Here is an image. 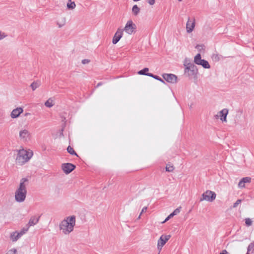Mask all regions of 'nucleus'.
<instances>
[{
    "label": "nucleus",
    "instance_id": "nucleus-1",
    "mask_svg": "<svg viewBox=\"0 0 254 254\" xmlns=\"http://www.w3.org/2000/svg\"><path fill=\"white\" fill-rule=\"evenodd\" d=\"M28 184L27 178H23L20 180L19 184L14 193V198L17 202H22L26 198L27 194L26 187Z\"/></svg>",
    "mask_w": 254,
    "mask_h": 254
},
{
    "label": "nucleus",
    "instance_id": "nucleus-2",
    "mask_svg": "<svg viewBox=\"0 0 254 254\" xmlns=\"http://www.w3.org/2000/svg\"><path fill=\"white\" fill-rule=\"evenodd\" d=\"M75 217L74 215L65 218L59 225L60 230L64 235H68L73 231L75 225Z\"/></svg>",
    "mask_w": 254,
    "mask_h": 254
},
{
    "label": "nucleus",
    "instance_id": "nucleus-3",
    "mask_svg": "<svg viewBox=\"0 0 254 254\" xmlns=\"http://www.w3.org/2000/svg\"><path fill=\"white\" fill-rule=\"evenodd\" d=\"M32 156L33 152L31 150L20 149L16 158V163L19 165H22L28 162Z\"/></svg>",
    "mask_w": 254,
    "mask_h": 254
},
{
    "label": "nucleus",
    "instance_id": "nucleus-4",
    "mask_svg": "<svg viewBox=\"0 0 254 254\" xmlns=\"http://www.w3.org/2000/svg\"><path fill=\"white\" fill-rule=\"evenodd\" d=\"M185 67V72L188 73V76L196 75L197 72V67L192 63H190L188 59H185L184 63Z\"/></svg>",
    "mask_w": 254,
    "mask_h": 254
},
{
    "label": "nucleus",
    "instance_id": "nucleus-5",
    "mask_svg": "<svg viewBox=\"0 0 254 254\" xmlns=\"http://www.w3.org/2000/svg\"><path fill=\"white\" fill-rule=\"evenodd\" d=\"M216 194L215 192L207 190L203 193L200 201L206 200L209 202H212L216 198Z\"/></svg>",
    "mask_w": 254,
    "mask_h": 254
},
{
    "label": "nucleus",
    "instance_id": "nucleus-6",
    "mask_svg": "<svg viewBox=\"0 0 254 254\" xmlns=\"http://www.w3.org/2000/svg\"><path fill=\"white\" fill-rule=\"evenodd\" d=\"M194 63L197 65H201L204 68L209 69L210 68L209 63L207 61L202 59L200 54H197L194 57Z\"/></svg>",
    "mask_w": 254,
    "mask_h": 254
},
{
    "label": "nucleus",
    "instance_id": "nucleus-7",
    "mask_svg": "<svg viewBox=\"0 0 254 254\" xmlns=\"http://www.w3.org/2000/svg\"><path fill=\"white\" fill-rule=\"evenodd\" d=\"M136 29V25L131 20L127 21L123 31H125L127 34L131 35Z\"/></svg>",
    "mask_w": 254,
    "mask_h": 254
},
{
    "label": "nucleus",
    "instance_id": "nucleus-8",
    "mask_svg": "<svg viewBox=\"0 0 254 254\" xmlns=\"http://www.w3.org/2000/svg\"><path fill=\"white\" fill-rule=\"evenodd\" d=\"M170 235H162L158 240L157 249L159 252L161 251L162 247L170 238Z\"/></svg>",
    "mask_w": 254,
    "mask_h": 254
},
{
    "label": "nucleus",
    "instance_id": "nucleus-9",
    "mask_svg": "<svg viewBox=\"0 0 254 254\" xmlns=\"http://www.w3.org/2000/svg\"><path fill=\"white\" fill-rule=\"evenodd\" d=\"M195 26V19L194 18H188L186 23V31L188 33H190L193 31Z\"/></svg>",
    "mask_w": 254,
    "mask_h": 254
},
{
    "label": "nucleus",
    "instance_id": "nucleus-10",
    "mask_svg": "<svg viewBox=\"0 0 254 254\" xmlns=\"http://www.w3.org/2000/svg\"><path fill=\"white\" fill-rule=\"evenodd\" d=\"M19 136L20 140L27 141L30 139L31 134L27 129H22L19 131Z\"/></svg>",
    "mask_w": 254,
    "mask_h": 254
},
{
    "label": "nucleus",
    "instance_id": "nucleus-11",
    "mask_svg": "<svg viewBox=\"0 0 254 254\" xmlns=\"http://www.w3.org/2000/svg\"><path fill=\"white\" fill-rule=\"evenodd\" d=\"M228 110L227 109H223L221 111H219L216 115H215L216 119L219 118L220 120L223 122H227V116L228 114Z\"/></svg>",
    "mask_w": 254,
    "mask_h": 254
},
{
    "label": "nucleus",
    "instance_id": "nucleus-12",
    "mask_svg": "<svg viewBox=\"0 0 254 254\" xmlns=\"http://www.w3.org/2000/svg\"><path fill=\"white\" fill-rule=\"evenodd\" d=\"M123 35V29L118 28L112 40V43L114 44H116L122 37Z\"/></svg>",
    "mask_w": 254,
    "mask_h": 254
},
{
    "label": "nucleus",
    "instance_id": "nucleus-13",
    "mask_svg": "<svg viewBox=\"0 0 254 254\" xmlns=\"http://www.w3.org/2000/svg\"><path fill=\"white\" fill-rule=\"evenodd\" d=\"M163 77L169 83H176L177 82V77L175 74L165 73L163 75Z\"/></svg>",
    "mask_w": 254,
    "mask_h": 254
},
{
    "label": "nucleus",
    "instance_id": "nucleus-14",
    "mask_svg": "<svg viewBox=\"0 0 254 254\" xmlns=\"http://www.w3.org/2000/svg\"><path fill=\"white\" fill-rule=\"evenodd\" d=\"M62 168L64 173L68 174L74 169L75 166L71 163H64L62 164Z\"/></svg>",
    "mask_w": 254,
    "mask_h": 254
},
{
    "label": "nucleus",
    "instance_id": "nucleus-15",
    "mask_svg": "<svg viewBox=\"0 0 254 254\" xmlns=\"http://www.w3.org/2000/svg\"><path fill=\"white\" fill-rule=\"evenodd\" d=\"M23 112V109L21 107H17L13 109L10 114V117L12 119L18 118L20 115Z\"/></svg>",
    "mask_w": 254,
    "mask_h": 254
},
{
    "label": "nucleus",
    "instance_id": "nucleus-16",
    "mask_svg": "<svg viewBox=\"0 0 254 254\" xmlns=\"http://www.w3.org/2000/svg\"><path fill=\"white\" fill-rule=\"evenodd\" d=\"M40 219V216H32L30 217L28 224L26 225L29 228L37 224Z\"/></svg>",
    "mask_w": 254,
    "mask_h": 254
},
{
    "label": "nucleus",
    "instance_id": "nucleus-17",
    "mask_svg": "<svg viewBox=\"0 0 254 254\" xmlns=\"http://www.w3.org/2000/svg\"><path fill=\"white\" fill-rule=\"evenodd\" d=\"M251 178L250 177H245L243 178L241 181L239 182L238 184V186L240 188H243L245 187V183H250L251 182Z\"/></svg>",
    "mask_w": 254,
    "mask_h": 254
},
{
    "label": "nucleus",
    "instance_id": "nucleus-18",
    "mask_svg": "<svg viewBox=\"0 0 254 254\" xmlns=\"http://www.w3.org/2000/svg\"><path fill=\"white\" fill-rule=\"evenodd\" d=\"M21 237L18 234V231L13 232L10 234V239L12 242L17 241Z\"/></svg>",
    "mask_w": 254,
    "mask_h": 254
},
{
    "label": "nucleus",
    "instance_id": "nucleus-19",
    "mask_svg": "<svg viewBox=\"0 0 254 254\" xmlns=\"http://www.w3.org/2000/svg\"><path fill=\"white\" fill-rule=\"evenodd\" d=\"M55 105V100L54 98H49L45 103V105L48 108H51Z\"/></svg>",
    "mask_w": 254,
    "mask_h": 254
},
{
    "label": "nucleus",
    "instance_id": "nucleus-20",
    "mask_svg": "<svg viewBox=\"0 0 254 254\" xmlns=\"http://www.w3.org/2000/svg\"><path fill=\"white\" fill-rule=\"evenodd\" d=\"M140 10V8H139L138 7V6L136 4H135V5H134L133 6V7H132L131 11H132L133 14L135 16H136L139 13Z\"/></svg>",
    "mask_w": 254,
    "mask_h": 254
},
{
    "label": "nucleus",
    "instance_id": "nucleus-21",
    "mask_svg": "<svg viewBox=\"0 0 254 254\" xmlns=\"http://www.w3.org/2000/svg\"><path fill=\"white\" fill-rule=\"evenodd\" d=\"M40 86V82L39 81H34L32 82L30 87H31L33 91H34L36 89L38 88Z\"/></svg>",
    "mask_w": 254,
    "mask_h": 254
},
{
    "label": "nucleus",
    "instance_id": "nucleus-22",
    "mask_svg": "<svg viewBox=\"0 0 254 254\" xmlns=\"http://www.w3.org/2000/svg\"><path fill=\"white\" fill-rule=\"evenodd\" d=\"M76 6V4L74 1L69 0L67 3V7L69 9H73Z\"/></svg>",
    "mask_w": 254,
    "mask_h": 254
},
{
    "label": "nucleus",
    "instance_id": "nucleus-23",
    "mask_svg": "<svg viewBox=\"0 0 254 254\" xmlns=\"http://www.w3.org/2000/svg\"><path fill=\"white\" fill-rule=\"evenodd\" d=\"M29 227L26 225V226L23 228L20 232H18V234L21 237H22L24 234H25L29 230Z\"/></svg>",
    "mask_w": 254,
    "mask_h": 254
},
{
    "label": "nucleus",
    "instance_id": "nucleus-24",
    "mask_svg": "<svg viewBox=\"0 0 254 254\" xmlns=\"http://www.w3.org/2000/svg\"><path fill=\"white\" fill-rule=\"evenodd\" d=\"M148 70H149L148 68L145 67V68H144L143 69L139 71L138 72V73L139 74H141V75H147V74H151L150 73H147V72L148 71Z\"/></svg>",
    "mask_w": 254,
    "mask_h": 254
},
{
    "label": "nucleus",
    "instance_id": "nucleus-25",
    "mask_svg": "<svg viewBox=\"0 0 254 254\" xmlns=\"http://www.w3.org/2000/svg\"><path fill=\"white\" fill-rule=\"evenodd\" d=\"M67 151L69 154H70L71 155H74L77 156L76 153L75 152L73 148L72 147H71L70 146H68L67 147Z\"/></svg>",
    "mask_w": 254,
    "mask_h": 254
},
{
    "label": "nucleus",
    "instance_id": "nucleus-26",
    "mask_svg": "<svg viewBox=\"0 0 254 254\" xmlns=\"http://www.w3.org/2000/svg\"><path fill=\"white\" fill-rule=\"evenodd\" d=\"M147 76L152 77L154 78V79H157L163 83H165L164 81L162 78H161L160 77H159L158 76L154 75L152 73L150 74H147Z\"/></svg>",
    "mask_w": 254,
    "mask_h": 254
},
{
    "label": "nucleus",
    "instance_id": "nucleus-27",
    "mask_svg": "<svg viewBox=\"0 0 254 254\" xmlns=\"http://www.w3.org/2000/svg\"><path fill=\"white\" fill-rule=\"evenodd\" d=\"M165 169L167 172H172L174 170V167L173 165L167 164Z\"/></svg>",
    "mask_w": 254,
    "mask_h": 254
},
{
    "label": "nucleus",
    "instance_id": "nucleus-28",
    "mask_svg": "<svg viewBox=\"0 0 254 254\" xmlns=\"http://www.w3.org/2000/svg\"><path fill=\"white\" fill-rule=\"evenodd\" d=\"M254 249V241L251 243L248 246L247 249L248 252L253 253Z\"/></svg>",
    "mask_w": 254,
    "mask_h": 254
},
{
    "label": "nucleus",
    "instance_id": "nucleus-29",
    "mask_svg": "<svg viewBox=\"0 0 254 254\" xmlns=\"http://www.w3.org/2000/svg\"><path fill=\"white\" fill-rule=\"evenodd\" d=\"M212 59L215 62H218L220 60V56L218 54H213L212 56Z\"/></svg>",
    "mask_w": 254,
    "mask_h": 254
},
{
    "label": "nucleus",
    "instance_id": "nucleus-30",
    "mask_svg": "<svg viewBox=\"0 0 254 254\" xmlns=\"http://www.w3.org/2000/svg\"><path fill=\"white\" fill-rule=\"evenodd\" d=\"M245 223L247 226H250L252 225V221L249 218H246L245 219Z\"/></svg>",
    "mask_w": 254,
    "mask_h": 254
},
{
    "label": "nucleus",
    "instance_id": "nucleus-31",
    "mask_svg": "<svg viewBox=\"0 0 254 254\" xmlns=\"http://www.w3.org/2000/svg\"><path fill=\"white\" fill-rule=\"evenodd\" d=\"M16 253H17V250L14 249V248H13V249H11L9 250H8L6 254H16Z\"/></svg>",
    "mask_w": 254,
    "mask_h": 254
},
{
    "label": "nucleus",
    "instance_id": "nucleus-32",
    "mask_svg": "<svg viewBox=\"0 0 254 254\" xmlns=\"http://www.w3.org/2000/svg\"><path fill=\"white\" fill-rule=\"evenodd\" d=\"M7 36L5 33L0 31V40L3 39Z\"/></svg>",
    "mask_w": 254,
    "mask_h": 254
},
{
    "label": "nucleus",
    "instance_id": "nucleus-33",
    "mask_svg": "<svg viewBox=\"0 0 254 254\" xmlns=\"http://www.w3.org/2000/svg\"><path fill=\"white\" fill-rule=\"evenodd\" d=\"M180 208L181 207L177 208L174 210V211L172 213L174 214V215H176L180 212Z\"/></svg>",
    "mask_w": 254,
    "mask_h": 254
},
{
    "label": "nucleus",
    "instance_id": "nucleus-34",
    "mask_svg": "<svg viewBox=\"0 0 254 254\" xmlns=\"http://www.w3.org/2000/svg\"><path fill=\"white\" fill-rule=\"evenodd\" d=\"M241 202V199H238L235 203H234V205H233V207L234 208H235V207H237V206L240 204V203Z\"/></svg>",
    "mask_w": 254,
    "mask_h": 254
},
{
    "label": "nucleus",
    "instance_id": "nucleus-35",
    "mask_svg": "<svg viewBox=\"0 0 254 254\" xmlns=\"http://www.w3.org/2000/svg\"><path fill=\"white\" fill-rule=\"evenodd\" d=\"M148 2L150 5H153L155 3V0H148Z\"/></svg>",
    "mask_w": 254,
    "mask_h": 254
},
{
    "label": "nucleus",
    "instance_id": "nucleus-36",
    "mask_svg": "<svg viewBox=\"0 0 254 254\" xmlns=\"http://www.w3.org/2000/svg\"><path fill=\"white\" fill-rule=\"evenodd\" d=\"M89 61L87 59H84L82 61V63L83 64H86L89 63Z\"/></svg>",
    "mask_w": 254,
    "mask_h": 254
},
{
    "label": "nucleus",
    "instance_id": "nucleus-37",
    "mask_svg": "<svg viewBox=\"0 0 254 254\" xmlns=\"http://www.w3.org/2000/svg\"><path fill=\"white\" fill-rule=\"evenodd\" d=\"M147 210V207H144L141 210V212L140 213V215H141L143 213L146 212Z\"/></svg>",
    "mask_w": 254,
    "mask_h": 254
},
{
    "label": "nucleus",
    "instance_id": "nucleus-38",
    "mask_svg": "<svg viewBox=\"0 0 254 254\" xmlns=\"http://www.w3.org/2000/svg\"><path fill=\"white\" fill-rule=\"evenodd\" d=\"M57 24L58 25L59 27H62L64 25V21L62 22V23H60L59 22H58Z\"/></svg>",
    "mask_w": 254,
    "mask_h": 254
},
{
    "label": "nucleus",
    "instance_id": "nucleus-39",
    "mask_svg": "<svg viewBox=\"0 0 254 254\" xmlns=\"http://www.w3.org/2000/svg\"><path fill=\"white\" fill-rule=\"evenodd\" d=\"M170 219V217H169V216H168V217H167V218L165 219V220L162 222V223H165L166 222H167V221H168Z\"/></svg>",
    "mask_w": 254,
    "mask_h": 254
},
{
    "label": "nucleus",
    "instance_id": "nucleus-40",
    "mask_svg": "<svg viewBox=\"0 0 254 254\" xmlns=\"http://www.w3.org/2000/svg\"><path fill=\"white\" fill-rule=\"evenodd\" d=\"M30 115H31V114L30 113H25L24 114V116L27 117V116H30Z\"/></svg>",
    "mask_w": 254,
    "mask_h": 254
},
{
    "label": "nucleus",
    "instance_id": "nucleus-41",
    "mask_svg": "<svg viewBox=\"0 0 254 254\" xmlns=\"http://www.w3.org/2000/svg\"><path fill=\"white\" fill-rule=\"evenodd\" d=\"M169 216L170 217V218H171L172 217H173L175 215H174V214L173 213H171Z\"/></svg>",
    "mask_w": 254,
    "mask_h": 254
},
{
    "label": "nucleus",
    "instance_id": "nucleus-42",
    "mask_svg": "<svg viewBox=\"0 0 254 254\" xmlns=\"http://www.w3.org/2000/svg\"><path fill=\"white\" fill-rule=\"evenodd\" d=\"M224 253H227L226 250H223L222 253H220V254H224Z\"/></svg>",
    "mask_w": 254,
    "mask_h": 254
},
{
    "label": "nucleus",
    "instance_id": "nucleus-43",
    "mask_svg": "<svg viewBox=\"0 0 254 254\" xmlns=\"http://www.w3.org/2000/svg\"><path fill=\"white\" fill-rule=\"evenodd\" d=\"M141 215H140V214L139 215V216H138V219H140V216H141Z\"/></svg>",
    "mask_w": 254,
    "mask_h": 254
},
{
    "label": "nucleus",
    "instance_id": "nucleus-44",
    "mask_svg": "<svg viewBox=\"0 0 254 254\" xmlns=\"http://www.w3.org/2000/svg\"><path fill=\"white\" fill-rule=\"evenodd\" d=\"M178 1L181 2L183 0H177Z\"/></svg>",
    "mask_w": 254,
    "mask_h": 254
},
{
    "label": "nucleus",
    "instance_id": "nucleus-45",
    "mask_svg": "<svg viewBox=\"0 0 254 254\" xmlns=\"http://www.w3.org/2000/svg\"><path fill=\"white\" fill-rule=\"evenodd\" d=\"M199 47H201V46H199V45H198V46H197V48L198 49V48H199Z\"/></svg>",
    "mask_w": 254,
    "mask_h": 254
},
{
    "label": "nucleus",
    "instance_id": "nucleus-46",
    "mask_svg": "<svg viewBox=\"0 0 254 254\" xmlns=\"http://www.w3.org/2000/svg\"><path fill=\"white\" fill-rule=\"evenodd\" d=\"M100 84H101L100 83H98L97 86H98L100 85Z\"/></svg>",
    "mask_w": 254,
    "mask_h": 254
},
{
    "label": "nucleus",
    "instance_id": "nucleus-47",
    "mask_svg": "<svg viewBox=\"0 0 254 254\" xmlns=\"http://www.w3.org/2000/svg\"><path fill=\"white\" fill-rule=\"evenodd\" d=\"M158 254H159V253Z\"/></svg>",
    "mask_w": 254,
    "mask_h": 254
}]
</instances>
